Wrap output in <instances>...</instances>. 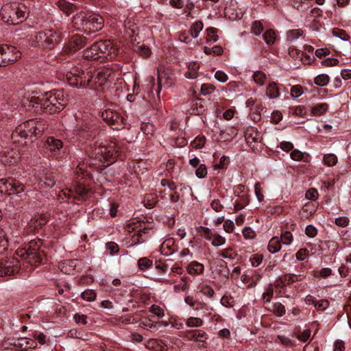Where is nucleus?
<instances>
[{
	"label": "nucleus",
	"instance_id": "473e14b6",
	"mask_svg": "<svg viewBox=\"0 0 351 351\" xmlns=\"http://www.w3.org/2000/svg\"><path fill=\"white\" fill-rule=\"evenodd\" d=\"M263 38L267 45H273L276 40L275 32L273 29L267 30L263 35Z\"/></svg>",
	"mask_w": 351,
	"mask_h": 351
},
{
	"label": "nucleus",
	"instance_id": "2eb2a0df",
	"mask_svg": "<svg viewBox=\"0 0 351 351\" xmlns=\"http://www.w3.org/2000/svg\"><path fill=\"white\" fill-rule=\"evenodd\" d=\"M20 153L16 147H5L1 152V160L5 165H12L18 162Z\"/></svg>",
	"mask_w": 351,
	"mask_h": 351
},
{
	"label": "nucleus",
	"instance_id": "1a4fd4ad",
	"mask_svg": "<svg viewBox=\"0 0 351 351\" xmlns=\"http://www.w3.org/2000/svg\"><path fill=\"white\" fill-rule=\"evenodd\" d=\"M93 51H98L99 54L101 56L100 60L103 61L106 59H112L118 53V48L109 40H100L93 44Z\"/></svg>",
	"mask_w": 351,
	"mask_h": 351
},
{
	"label": "nucleus",
	"instance_id": "5fc2aeb1",
	"mask_svg": "<svg viewBox=\"0 0 351 351\" xmlns=\"http://www.w3.org/2000/svg\"><path fill=\"white\" fill-rule=\"evenodd\" d=\"M329 306V302L328 300H319V301H316V303H315V308L317 310V311H324L325 310L326 308H327Z\"/></svg>",
	"mask_w": 351,
	"mask_h": 351
},
{
	"label": "nucleus",
	"instance_id": "5701e85b",
	"mask_svg": "<svg viewBox=\"0 0 351 351\" xmlns=\"http://www.w3.org/2000/svg\"><path fill=\"white\" fill-rule=\"evenodd\" d=\"M56 4L60 10L68 16L75 10V6L66 0H58Z\"/></svg>",
	"mask_w": 351,
	"mask_h": 351
},
{
	"label": "nucleus",
	"instance_id": "79ce46f5",
	"mask_svg": "<svg viewBox=\"0 0 351 351\" xmlns=\"http://www.w3.org/2000/svg\"><path fill=\"white\" fill-rule=\"evenodd\" d=\"M219 255L224 258L234 259L237 254L230 247L226 248L219 252Z\"/></svg>",
	"mask_w": 351,
	"mask_h": 351
},
{
	"label": "nucleus",
	"instance_id": "0eeeda50",
	"mask_svg": "<svg viewBox=\"0 0 351 351\" xmlns=\"http://www.w3.org/2000/svg\"><path fill=\"white\" fill-rule=\"evenodd\" d=\"M75 130L81 141H92L99 134L97 121L88 119V116H84L82 120L77 121Z\"/></svg>",
	"mask_w": 351,
	"mask_h": 351
},
{
	"label": "nucleus",
	"instance_id": "f704fd0d",
	"mask_svg": "<svg viewBox=\"0 0 351 351\" xmlns=\"http://www.w3.org/2000/svg\"><path fill=\"white\" fill-rule=\"evenodd\" d=\"M324 164L328 167H332L337 162V157L333 154H328L324 156Z\"/></svg>",
	"mask_w": 351,
	"mask_h": 351
},
{
	"label": "nucleus",
	"instance_id": "4be33fe9",
	"mask_svg": "<svg viewBox=\"0 0 351 351\" xmlns=\"http://www.w3.org/2000/svg\"><path fill=\"white\" fill-rule=\"evenodd\" d=\"M45 147L51 152H57L63 146L62 141L54 138L53 136H49L45 141Z\"/></svg>",
	"mask_w": 351,
	"mask_h": 351
},
{
	"label": "nucleus",
	"instance_id": "ddd939ff",
	"mask_svg": "<svg viewBox=\"0 0 351 351\" xmlns=\"http://www.w3.org/2000/svg\"><path fill=\"white\" fill-rule=\"evenodd\" d=\"M88 43V39L82 35H73L69 40L63 51L66 54H73L83 48Z\"/></svg>",
	"mask_w": 351,
	"mask_h": 351
},
{
	"label": "nucleus",
	"instance_id": "bb28decb",
	"mask_svg": "<svg viewBox=\"0 0 351 351\" xmlns=\"http://www.w3.org/2000/svg\"><path fill=\"white\" fill-rule=\"evenodd\" d=\"M267 95L270 99H276L280 96L279 88L275 82H271L267 87Z\"/></svg>",
	"mask_w": 351,
	"mask_h": 351
},
{
	"label": "nucleus",
	"instance_id": "338daca9",
	"mask_svg": "<svg viewBox=\"0 0 351 351\" xmlns=\"http://www.w3.org/2000/svg\"><path fill=\"white\" fill-rule=\"evenodd\" d=\"M305 232L307 236L313 238L317 235V230L313 226L308 225L306 227Z\"/></svg>",
	"mask_w": 351,
	"mask_h": 351
},
{
	"label": "nucleus",
	"instance_id": "c756f323",
	"mask_svg": "<svg viewBox=\"0 0 351 351\" xmlns=\"http://www.w3.org/2000/svg\"><path fill=\"white\" fill-rule=\"evenodd\" d=\"M203 27L204 25L202 21H196L193 23L189 30L191 36L196 38L199 36V33L202 30Z\"/></svg>",
	"mask_w": 351,
	"mask_h": 351
},
{
	"label": "nucleus",
	"instance_id": "f8f14e48",
	"mask_svg": "<svg viewBox=\"0 0 351 351\" xmlns=\"http://www.w3.org/2000/svg\"><path fill=\"white\" fill-rule=\"evenodd\" d=\"M19 261L17 258L10 257L0 261V276H10L19 272Z\"/></svg>",
	"mask_w": 351,
	"mask_h": 351
},
{
	"label": "nucleus",
	"instance_id": "dca6fc26",
	"mask_svg": "<svg viewBox=\"0 0 351 351\" xmlns=\"http://www.w3.org/2000/svg\"><path fill=\"white\" fill-rule=\"evenodd\" d=\"M184 337L189 341L204 343L207 340L208 335L202 330H189L184 332Z\"/></svg>",
	"mask_w": 351,
	"mask_h": 351
},
{
	"label": "nucleus",
	"instance_id": "f3484780",
	"mask_svg": "<svg viewBox=\"0 0 351 351\" xmlns=\"http://www.w3.org/2000/svg\"><path fill=\"white\" fill-rule=\"evenodd\" d=\"M139 229L137 230V233L134 234L132 237V241L134 243H141L145 242L149 234L150 228L146 226L145 223H141Z\"/></svg>",
	"mask_w": 351,
	"mask_h": 351
},
{
	"label": "nucleus",
	"instance_id": "8fccbe9b",
	"mask_svg": "<svg viewBox=\"0 0 351 351\" xmlns=\"http://www.w3.org/2000/svg\"><path fill=\"white\" fill-rule=\"evenodd\" d=\"M226 242V239L218 234H214L213 239L211 244L215 247H219L223 245Z\"/></svg>",
	"mask_w": 351,
	"mask_h": 351
},
{
	"label": "nucleus",
	"instance_id": "4d7b16f0",
	"mask_svg": "<svg viewBox=\"0 0 351 351\" xmlns=\"http://www.w3.org/2000/svg\"><path fill=\"white\" fill-rule=\"evenodd\" d=\"M203 295L213 298L215 294L214 289L209 285H204L200 291Z\"/></svg>",
	"mask_w": 351,
	"mask_h": 351
},
{
	"label": "nucleus",
	"instance_id": "c03bdc74",
	"mask_svg": "<svg viewBox=\"0 0 351 351\" xmlns=\"http://www.w3.org/2000/svg\"><path fill=\"white\" fill-rule=\"evenodd\" d=\"M332 34L335 36L338 37L340 39L345 40V41L348 40L350 38L349 35L346 33V32L345 30L337 29V28L333 29Z\"/></svg>",
	"mask_w": 351,
	"mask_h": 351
},
{
	"label": "nucleus",
	"instance_id": "412c9836",
	"mask_svg": "<svg viewBox=\"0 0 351 351\" xmlns=\"http://www.w3.org/2000/svg\"><path fill=\"white\" fill-rule=\"evenodd\" d=\"M176 250L175 240L169 238L163 241L160 246V252L165 256L172 254Z\"/></svg>",
	"mask_w": 351,
	"mask_h": 351
},
{
	"label": "nucleus",
	"instance_id": "aec40b11",
	"mask_svg": "<svg viewBox=\"0 0 351 351\" xmlns=\"http://www.w3.org/2000/svg\"><path fill=\"white\" fill-rule=\"evenodd\" d=\"M14 346L21 351H27L29 349L35 348L36 343L27 338H20L14 342Z\"/></svg>",
	"mask_w": 351,
	"mask_h": 351
},
{
	"label": "nucleus",
	"instance_id": "9b49d317",
	"mask_svg": "<svg viewBox=\"0 0 351 351\" xmlns=\"http://www.w3.org/2000/svg\"><path fill=\"white\" fill-rule=\"evenodd\" d=\"M101 117L114 130H119L124 128L123 118L115 111L106 110L101 113Z\"/></svg>",
	"mask_w": 351,
	"mask_h": 351
},
{
	"label": "nucleus",
	"instance_id": "c85d7f7f",
	"mask_svg": "<svg viewBox=\"0 0 351 351\" xmlns=\"http://www.w3.org/2000/svg\"><path fill=\"white\" fill-rule=\"evenodd\" d=\"M328 109V104L326 103L319 104L311 108V112L315 116L324 114Z\"/></svg>",
	"mask_w": 351,
	"mask_h": 351
},
{
	"label": "nucleus",
	"instance_id": "e2e57ef3",
	"mask_svg": "<svg viewBox=\"0 0 351 351\" xmlns=\"http://www.w3.org/2000/svg\"><path fill=\"white\" fill-rule=\"evenodd\" d=\"M311 330L309 329L304 330L299 333L297 336L298 339L303 342L307 341L311 336Z\"/></svg>",
	"mask_w": 351,
	"mask_h": 351
},
{
	"label": "nucleus",
	"instance_id": "7c9ffc66",
	"mask_svg": "<svg viewBox=\"0 0 351 351\" xmlns=\"http://www.w3.org/2000/svg\"><path fill=\"white\" fill-rule=\"evenodd\" d=\"M8 247V239L5 231L0 228V254L5 252Z\"/></svg>",
	"mask_w": 351,
	"mask_h": 351
},
{
	"label": "nucleus",
	"instance_id": "bf43d9fd",
	"mask_svg": "<svg viewBox=\"0 0 351 351\" xmlns=\"http://www.w3.org/2000/svg\"><path fill=\"white\" fill-rule=\"evenodd\" d=\"M243 235L246 239H252L255 237L256 233L250 227H245L243 230Z\"/></svg>",
	"mask_w": 351,
	"mask_h": 351
},
{
	"label": "nucleus",
	"instance_id": "a19ab883",
	"mask_svg": "<svg viewBox=\"0 0 351 351\" xmlns=\"http://www.w3.org/2000/svg\"><path fill=\"white\" fill-rule=\"evenodd\" d=\"M163 343L161 340L159 339H150L148 341V344L147 346V348H159L160 351H166L167 350L165 348V347L162 345Z\"/></svg>",
	"mask_w": 351,
	"mask_h": 351
},
{
	"label": "nucleus",
	"instance_id": "864d4df0",
	"mask_svg": "<svg viewBox=\"0 0 351 351\" xmlns=\"http://www.w3.org/2000/svg\"><path fill=\"white\" fill-rule=\"evenodd\" d=\"M228 163H229V158L226 156H223L221 157L219 162L217 163L215 165V169H223L224 168H226Z\"/></svg>",
	"mask_w": 351,
	"mask_h": 351
},
{
	"label": "nucleus",
	"instance_id": "13d9d810",
	"mask_svg": "<svg viewBox=\"0 0 351 351\" xmlns=\"http://www.w3.org/2000/svg\"><path fill=\"white\" fill-rule=\"evenodd\" d=\"M309 255L308 250L306 248L300 249L295 254L296 258L299 261H303Z\"/></svg>",
	"mask_w": 351,
	"mask_h": 351
},
{
	"label": "nucleus",
	"instance_id": "49530a36",
	"mask_svg": "<svg viewBox=\"0 0 351 351\" xmlns=\"http://www.w3.org/2000/svg\"><path fill=\"white\" fill-rule=\"evenodd\" d=\"M205 143L206 138L204 136H197L191 143V145L195 149H201L204 146Z\"/></svg>",
	"mask_w": 351,
	"mask_h": 351
},
{
	"label": "nucleus",
	"instance_id": "a18cd8bd",
	"mask_svg": "<svg viewBox=\"0 0 351 351\" xmlns=\"http://www.w3.org/2000/svg\"><path fill=\"white\" fill-rule=\"evenodd\" d=\"M263 31V25L259 21H256L252 26V32L256 36H259Z\"/></svg>",
	"mask_w": 351,
	"mask_h": 351
},
{
	"label": "nucleus",
	"instance_id": "774afa93",
	"mask_svg": "<svg viewBox=\"0 0 351 351\" xmlns=\"http://www.w3.org/2000/svg\"><path fill=\"white\" fill-rule=\"evenodd\" d=\"M44 184L48 187H52L55 185V177L51 175H46L45 177Z\"/></svg>",
	"mask_w": 351,
	"mask_h": 351
},
{
	"label": "nucleus",
	"instance_id": "6e6552de",
	"mask_svg": "<svg viewBox=\"0 0 351 351\" xmlns=\"http://www.w3.org/2000/svg\"><path fill=\"white\" fill-rule=\"evenodd\" d=\"M66 78L71 86L78 88H93L95 84L94 77L91 71L85 72L83 70L75 69L66 75Z\"/></svg>",
	"mask_w": 351,
	"mask_h": 351
},
{
	"label": "nucleus",
	"instance_id": "9d476101",
	"mask_svg": "<svg viewBox=\"0 0 351 351\" xmlns=\"http://www.w3.org/2000/svg\"><path fill=\"white\" fill-rule=\"evenodd\" d=\"M59 34L53 29H46L38 32L36 36V42L38 45L44 48H49L58 40Z\"/></svg>",
	"mask_w": 351,
	"mask_h": 351
},
{
	"label": "nucleus",
	"instance_id": "a878e982",
	"mask_svg": "<svg viewBox=\"0 0 351 351\" xmlns=\"http://www.w3.org/2000/svg\"><path fill=\"white\" fill-rule=\"evenodd\" d=\"M268 250L271 254H275L278 252L281 248V242L278 237H274L270 239L268 246Z\"/></svg>",
	"mask_w": 351,
	"mask_h": 351
},
{
	"label": "nucleus",
	"instance_id": "58836bf2",
	"mask_svg": "<svg viewBox=\"0 0 351 351\" xmlns=\"http://www.w3.org/2000/svg\"><path fill=\"white\" fill-rule=\"evenodd\" d=\"M207 32V41L216 42L218 40V36L217 34V29L215 27H210L206 29Z\"/></svg>",
	"mask_w": 351,
	"mask_h": 351
},
{
	"label": "nucleus",
	"instance_id": "69168bd1",
	"mask_svg": "<svg viewBox=\"0 0 351 351\" xmlns=\"http://www.w3.org/2000/svg\"><path fill=\"white\" fill-rule=\"evenodd\" d=\"M349 221L347 217H339L335 219V223L339 226L346 227L348 225Z\"/></svg>",
	"mask_w": 351,
	"mask_h": 351
},
{
	"label": "nucleus",
	"instance_id": "052dcab7",
	"mask_svg": "<svg viewBox=\"0 0 351 351\" xmlns=\"http://www.w3.org/2000/svg\"><path fill=\"white\" fill-rule=\"evenodd\" d=\"M106 248L110 251V254L113 256L119 252V245L114 242H108L106 243Z\"/></svg>",
	"mask_w": 351,
	"mask_h": 351
},
{
	"label": "nucleus",
	"instance_id": "ea45409f",
	"mask_svg": "<svg viewBox=\"0 0 351 351\" xmlns=\"http://www.w3.org/2000/svg\"><path fill=\"white\" fill-rule=\"evenodd\" d=\"M81 297L83 300L92 302L96 298V293L92 289H87L82 293Z\"/></svg>",
	"mask_w": 351,
	"mask_h": 351
},
{
	"label": "nucleus",
	"instance_id": "4468645a",
	"mask_svg": "<svg viewBox=\"0 0 351 351\" xmlns=\"http://www.w3.org/2000/svg\"><path fill=\"white\" fill-rule=\"evenodd\" d=\"M4 66L14 63L21 57L20 51L12 45H1Z\"/></svg>",
	"mask_w": 351,
	"mask_h": 351
},
{
	"label": "nucleus",
	"instance_id": "de8ad7c7",
	"mask_svg": "<svg viewBox=\"0 0 351 351\" xmlns=\"http://www.w3.org/2000/svg\"><path fill=\"white\" fill-rule=\"evenodd\" d=\"M292 239V234L289 231H285L281 234L280 240L283 244L289 245L291 243Z\"/></svg>",
	"mask_w": 351,
	"mask_h": 351
},
{
	"label": "nucleus",
	"instance_id": "423d86ee",
	"mask_svg": "<svg viewBox=\"0 0 351 351\" xmlns=\"http://www.w3.org/2000/svg\"><path fill=\"white\" fill-rule=\"evenodd\" d=\"M91 148V157L98 158L101 162H109L112 163L118 156V149L114 143L95 142L90 144Z\"/></svg>",
	"mask_w": 351,
	"mask_h": 351
},
{
	"label": "nucleus",
	"instance_id": "a211bd4d",
	"mask_svg": "<svg viewBox=\"0 0 351 351\" xmlns=\"http://www.w3.org/2000/svg\"><path fill=\"white\" fill-rule=\"evenodd\" d=\"M112 73L113 71L110 67L104 66L99 69L96 72V76L94 77L95 84H98L99 86H102Z\"/></svg>",
	"mask_w": 351,
	"mask_h": 351
},
{
	"label": "nucleus",
	"instance_id": "603ef678",
	"mask_svg": "<svg viewBox=\"0 0 351 351\" xmlns=\"http://www.w3.org/2000/svg\"><path fill=\"white\" fill-rule=\"evenodd\" d=\"M214 90L215 86L211 84H204L201 86V93L204 95L210 94Z\"/></svg>",
	"mask_w": 351,
	"mask_h": 351
},
{
	"label": "nucleus",
	"instance_id": "f03ea898",
	"mask_svg": "<svg viewBox=\"0 0 351 351\" xmlns=\"http://www.w3.org/2000/svg\"><path fill=\"white\" fill-rule=\"evenodd\" d=\"M72 23L76 29L90 34L101 30L104 27V20L99 14L80 12L73 16Z\"/></svg>",
	"mask_w": 351,
	"mask_h": 351
},
{
	"label": "nucleus",
	"instance_id": "2f4dec72",
	"mask_svg": "<svg viewBox=\"0 0 351 351\" xmlns=\"http://www.w3.org/2000/svg\"><path fill=\"white\" fill-rule=\"evenodd\" d=\"M330 80V77L326 74H320L315 77L314 82L319 86H326Z\"/></svg>",
	"mask_w": 351,
	"mask_h": 351
},
{
	"label": "nucleus",
	"instance_id": "c9c22d12",
	"mask_svg": "<svg viewBox=\"0 0 351 351\" xmlns=\"http://www.w3.org/2000/svg\"><path fill=\"white\" fill-rule=\"evenodd\" d=\"M254 81L258 85L263 86L266 80V75L262 71H256L253 75Z\"/></svg>",
	"mask_w": 351,
	"mask_h": 351
},
{
	"label": "nucleus",
	"instance_id": "72a5a7b5",
	"mask_svg": "<svg viewBox=\"0 0 351 351\" xmlns=\"http://www.w3.org/2000/svg\"><path fill=\"white\" fill-rule=\"evenodd\" d=\"M152 261L147 258V257H143L138 259V267L139 269L144 270L149 268L152 266Z\"/></svg>",
	"mask_w": 351,
	"mask_h": 351
},
{
	"label": "nucleus",
	"instance_id": "6e6d98bb",
	"mask_svg": "<svg viewBox=\"0 0 351 351\" xmlns=\"http://www.w3.org/2000/svg\"><path fill=\"white\" fill-rule=\"evenodd\" d=\"M195 174L199 178H204L207 174V169L206 165L201 164L196 169Z\"/></svg>",
	"mask_w": 351,
	"mask_h": 351
},
{
	"label": "nucleus",
	"instance_id": "b1692460",
	"mask_svg": "<svg viewBox=\"0 0 351 351\" xmlns=\"http://www.w3.org/2000/svg\"><path fill=\"white\" fill-rule=\"evenodd\" d=\"M186 269L189 274L199 275L204 272V267L200 263L193 261L188 265Z\"/></svg>",
	"mask_w": 351,
	"mask_h": 351
},
{
	"label": "nucleus",
	"instance_id": "393cba45",
	"mask_svg": "<svg viewBox=\"0 0 351 351\" xmlns=\"http://www.w3.org/2000/svg\"><path fill=\"white\" fill-rule=\"evenodd\" d=\"M93 45L84 51L83 57L87 60H99L101 56L99 54L98 51H93Z\"/></svg>",
	"mask_w": 351,
	"mask_h": 351
},
{
	"label": "nucleus",
	"instance_id": "20e7f679",
	"mask_svg": "<svg viewBox=\"0 0 351 351\" xmlns=\"http://www.w3.org/2000/svg\"><path fill=\"white\" fill-rule=\"evenodd\" d=\"M2 20L8 25H18L27 18V8L16 3H6L1 10Z\"/></svg>",
	"mask_w": 351,
	"mask_h": 351
},
{
	"label": "nucleus",
	"instance_id": "09e8293b",
	"mask_svg": "<svg viewBox=\"0 0 351 351\" xmlns=\"http://www.w3.org/2000/svg\"><path fill=\"white\" fill-rule=\"evenodd\" d=\"M135 51L143 57H148L150 55V49L144 45H138L136 47Z\"/></svg>",
	"mask_w": 351,
	"mask_h": 351
},
{
	"label": "nucleus",
	"instance_id": "6ab92c4d",
	"mask_svg": "<svg viewBox=\"0 0 351 351\" xmlns=\"http://www.w3.org/2000/svg\"><path fill=\"white\" fill-rule=\"evenodd\" d=\"M8 186V195L19 194L25 191V186L23 184H22L20 181L13 178H10Z\"/></svg>",
	"mask_w": 351,
	"mask_h": 351
},
{
	"label": "nucleus",
	"instance_id": "680f3d73",
	"mask_svg": "<svg viewBox=\"0 0 351 351\" xmlns=\"http://www.w3.org/2000/svg\"><path fill=\"white\" fill-rule=\"evenodd\" d=\"M150 311L158 317H162L164 315L163 309L158 305L153 304L150 308Z\"/></svg>",
	"mask_w": 351,
	"mask_h": 351
},
{
	"label": "nucleus",
	"instance_id": "4c0bfd02",
	"mask_svg": "<svg viewBox=\"0 0 351 351\" xmlns=\"http://www.w3.org/2000/svg\"><path fill=\"white\" fill-rule=\"evenodd\" d=\"M272 311L277 316L281 317L285 314V307L280 302H276L273 304Z\"/></svg>",
	"mask_w": 351,
	"mask_h": 351
},
{
	"label": "nucleus",
	"instance_id": "f257e3e1",
	"mask_svg": "<svg viewBox=\"0 0 351 351\" xmlns=\"http://www.w3.org/2000/svg\"><path fill=\"white\" fill-rule=\"evenodd\" d=\"M62 90L49 91L40 96L27 95L25 97L23 105L33 108L35 112H43L48 114H54L60 112L66 104Z\"/></svg>",
	"mask_w": 351,
	"mask_h": 351
},
{
	"label": "nucleus",
	"instance_id": "3c124183",
	"mask_svg": "<svg viewBox=\"0 0 351 351\" xmlns=\"http://www.w3.org/2000/svg\"><path fill=\"white\" fill-rule=\"evenodd\" d=\"M303 93V88L301 85H295L293 86L291 88V95L293 97H298L301 96Z\"/></svg>",
	"mask_w": 351,
	"mask_h": 351
},
{
	"label": "nucleus",
	"instance_id": "e433bc0d",
	"mask_svg": "<svg viewBox=\"0 0 351 351\" xmlns=\"http://www.w3.org/2000/svg\"><path fill=\"white\" fill-rule=\"evenodd\" d=\"M186 324L188 327H199L203 324V321L200 318L191 317L186 319Z\"/></svg>",
	"mask_w": 351,
	"mask_h": 351
},
{
	"label": "nucleus",
	"instance_id": "cd10ccee",
	"mask_svg": "<svg viewBox=\"0 0 351 351\" xmlns=\"http://www.w3.org/2000/svg\"><path fill=\"white\" fill-rule=\"evenodd\" d=\"M259 134L254 128L248 129L245 132V138L248 143L256 142L258 139Z\"/></svg>",
	"mask_w": 351,
	"mask_h": 351
},
{
	"label": "nucleus",
	"instance_id": "37998d69",
	"mask_svg": "<svg viewBox=\"0 0 351 351\" xmlns=\"http://www.w3.org/2000/svg\"><path fill=\"white\" fill-rule=\"evenodd\" d=\"M303 34V31L300 29H291L287 32V38L289 40H295L298 39Z\"/></svg>",
	"mask_w": 351,
	"mask_h": 351
},
{
	"label": "nucleus",
	"instance_id": "39448f33",
	"mask_svg": "<svg viewBox=\"0 0 351 351\" xmlns=\"http://www.w3.org/2000/svg\"><path fill=\"white\" fill-rule=\"evenodd\" d=\"M41 240H32L24 247L19 248L16 254L24 260H27L30 264L43 263L45 256L44 251L40 250Z\"/></svg>",
	"mask_w": 351,
	"mask_h": 351
},
{
	"label": "nucleus",
	"instance_id": "0e129e2a",
	"mask_svg": "<svg viewBox=\"0 0 351 351\" xmlns=\"http://www.w3.org/2000/svg\"><path fill=\"white\" fill-rule=\"evenodd\" d=\"M215 77L217 81L222 83L226 82L228 79V75L221 71H217L215 74Z\"/></svg>",
	"mask_w": 351,
	"mask_h": 351
},
{
	"label": "nucleus",
	"instance_id": "7ed1b4c3",
	"mask_svg": "<svg viewBox=\"0 0 351 351\" xmlns=\"http://www.w3.org/2000/svg\"><path fill=\"white\" fill-rule=\"evenodd\" d=\"M47 122L41 119H32L19 125L12 134L14 141H19L18 137L32 138L37 137L47 130Z\"/></svg>",
	"mask_w": 351,
	"mask_h": 351
}]
</instances>
